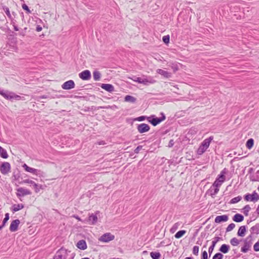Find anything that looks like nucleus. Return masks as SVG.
Instances as JSON below:
<instances>
[{"label":"nucleus","instance_id":"nucleus-1","mask_svg":"<svg viewBox=\"0 0 259 259\" xmlns=\"http://www.w3.org/2000/svg\"><path fill=\"white\" fill-rule=\"evenodd\" d=\"M212 139L213 138L212 137H210L209 138L205 139L198 148L197 151V154L199 155L202 154L209 147L210 143Z\"/></svg>","mask_w":259,"mask_h":259},{"label":"nucleus","instance_id":"nucleus-2","mask_svg":"<svg viewBox=\"0 0 259 259\" xmlns=\"http://www.w3.org/2000/svg\"><path fill=\"white\" fill-rule=\"evenodd\" d=\"M0 95L3 96L5 99L7 100H19L21 99V97L19 95H16L14 93L9 92L8 91H4L0 90Z\"/></svg>","mask_w":259,"mask_h":259},{"label":"nucleus","instance_id":"nucleus-3","mask_svg":"<svg viewBox=\"0 0 259 259\" xmlns=\"http://www.w3.org/2000/svg\"><path fill=\"white\" fill-rule=\"evenodd\" d=\"M244 199L246 201H252L255 202L259 200V195L254 191L252 194H247L244 196Z\"/></svg>","mask_w":259,"mask_h":259},{"label":"nucleus","instance_id":"nucleus-4","mask_svg":"<svg viewBox=\"0 0 259 259\" xmlns=\"http://www.w3.org/2000/svg\"><path fill=\"white\" fill-rule=\"evenodd\" d=\"M114 235L111 234L110 233H106L102 235L99 238V240L103 242H108L114 240Z\"/></svg>","mask_w":259,"mask_h":259},{"label":"nucleus","instance_id":"nucleus-5","mask_svg":"<svg viewBox=\"0 0 259 259\" xmlns=\"http://www.w3.org/2000/svg\"><path fill=\"white\" fill-rule=\"evenodd\" d=\"M22 167L24 168L25 171L32 173L36 176L42 175V172L41 170L29 167L26 164H24Z\"/></svg>","mask_w":259,"mask_h":259},{"label":"nucleus","instance_id":"nucleus-6","mask_svg":"<svg viewBox=\"0 0 259 259\" xmlns=\"http://www.w3.org/2000/svg\"><path fill=\"white\" fill-rule=\"evenodd\" d=\"M251 236L249 235L244 240V244L243 246L241 248V251L243 252H247L249 250L251 245Z\"/></svg>","mask_w":259,"mask_h":259},{"label":"nucleus","instance_id":"nucleus-7","mask_svg":"<svg viewBox=\"0 0 259 259\" xmlns=\"http://www.w3.org/2000/svg\"><path fill=\"white\" fill-rule=\"evenodd\" d=\"M16 195L18 197H22L25 195H30L31 192L30 190L22 187L19 188L17 189Z\"/></svg>","mask_w":259,"mask_h":259},{"label":"nucleus","instance_id":"nucleus-8","mask_svg":"<svg viewBox=\"0 0 259 259\" xmlns=\"http://www.w3.org/2000/svg\"><path fill=\"white\" fill-rule=\"evenodd\" d=\"M11 166L9 162H4L0 167V170L3 174H7L10 170Z\"/></svg>","mask_w":259,"mask_h":259},{"label":"nucleus","instance_id":"nucleus-9","mask_svg":"<svg viewBox=\"0 0 259 259\" xmlns=\"http://www.w3.org/2000/svg\"><path fill=\"white\" fill-rule=\"evenodd\" d=\"M137 130L140 133L142 134L148 132L150 130V126L147 124L141 123L138 125Z\"/></svg>","mask_w":259,"mask_h":259},{"label":"nucleus","instance_id":"nucleus-10","mask_svg":"<svg viewBox=\"0 0 259 259\" xmlns=\"http://www.w3.org/2000/svg\"><path fill=\"white\" fill-rule=\"evenodd\" d=\"M99 213V212L97 211L96 213H92L89 217L87 221L90 225H95L97 223L98 221V214Z\"/></svg>","mask_w":259,"mask_h":259},{"label":"nucleus","instance_id":"nucleus-11","mask_svg":"<svg viewBox=\"0 0 259 259\" xmlns=\"http://www.w3.org/2000/svg\"><path fill=\"white\" fill-rule=\"evenodd\" d=\"M75 84L73 80H70L65 82L62 85V88L64 90H68L74 88Z\"/></svg>","mask_w":259,"mask_h":259},{"label":"nucleus","instance_id":"nucleus-12","mask_svg":"<svg viewBox=\"0 0 259 259\" xmlns=\"http://www.w3.org/2000/svg\"><path fill=\"white\" fill-rule=\"evenodd\" d=\"M20 221L18 219L13 221L10 226V230L11 232H15L18 230Z\"/></svg>","mask_w":259,"mask_h":259},{"label":"nucleus","instance_id":"nucleus-13","mask_svg":"<svg viewBox=\"0 0 259 259\" xmlns=\"http://www.w3.org/2000/svg\"><path fill=\"white\" fill-rule=\"evenodd\" d=\"M162 117L160 118H153L151 120H149V121L151 123V124L156 126L161 121H163L165 119V116L163 113H161Z\"/></svg>","mask_w":259,"mask_h":259},{"label":"nucleus","instance_id":"nucleus-14","mask_svg":"<svg viewBox=\"0 0 259 259\" xmlns=\"http://www.w3.org/2000/svg\"><path fill=\"white\" fill-rule=\"evenodd\" d=\"M229 219L227 215H218L215 218L214 222L216 223H220L221 222H227Z\"/></svg>","mask_w":259,"mask_h":259},{"label":"nucleus","instance_id":"nucleus-15","mask_svg":"<svg viewBox=\"0 0 259 259\" xmlns=\"http://www.w3.org/2000/svg\"><path fill=\"white\" fill-rule=\"evenodd\" d=\"M101 87L102 89L110 93L114 91V87L111 84L102 83L101 85Z\"/></svg>","mask_w":259,"mask_h":259},{"label":"nucleus","instance_id":"nucleus-16","mask_svg":"<svg viewBox=\"0 0 259 259\" xmlns=\"http://www.w3.org/2000/svg\"><path fill=\"white\" fill-rule=\"evenodd\" d=\"M221 239V238L219 237H216L214 238V240L212 242V245L208 248V252L209 255L211 254L215 246L216 243Z\"/></svg>","mask_w":259,"mask_h":259},{"label":"nucleus","instance_id":"nucleus-17","mask_svg":"<svg viewBox=\"0 0 259 259\" xmlns=\"http://www.w3.org/2000/svg\"><path fill=\"white\" fill-rule=\"evenodd\" d=\"M156 72L157 73H158L161 75H163L164 77H165L166 78H169L171 77V73L170 72H168L164 70H162L161 69H158L156 70Z\"/></svg>","mask_w":259,"mask_h":259},{"label":"nucleus","instance_id":"nucleus-18","mask_svg":"<svg viewBox=\"0 0 259 259\" xmlns=\"http://www.w3.org/2000/svg\"><path fill=\"white\" fill-rule=\"evenodd\" d=\"M91 77V72L89 70H86L82 72V79L89 80Z\"/></svg>","mask_w":259,"mask_h":259},{"label":"nucleus","instance_id":"nucleus-19","mask_svg":"<svg viewBox=\"0 0 259 259\" xmlns=\"http://www.w3.org/2000/svg\"><path fill=\"white\" fill-rule=\"evenodd\" d=\"M246 232V227L245 226H242L240 227L237 232V235L240 237H244Z\"/></svg>","mask_w":259,"mask_h":259},{"label":"nucleus","instance_id":"nucleus-20","mask_svg":"<svg viewBox=\"0 0 259 259\" xmlns=\"http://www.w3.org/2000/svg\"><path fill=\"white\" fill-rule=\"evenodd\" d=\"M24 207L23 204H14L12 207V210L13 212L18 211Z\"/></svg>","mask_w":259,"mask_h":259},{"label":"nucleus","instance_id":"nucleus-21","mask_svg":"<svg viewBox=\"0 0 259 259\" xmlns=\"http://www.w3.org/2000/svg\"><path fill=\"white\" fill-rule=\"evenodd\" d=\"M244 217L240 214L237 213L233 217V220L236 222H241L243 221Z\"/></svg>","mask_w":259,"mask_h":259},{"label":"nucleus","instance_id":"nucleus-22","mask_svg":"<svg viewBox=\"0 0 259 259\" xmlns=\"http://www.w3.org/2000/svg\"><path fill=\"white\" fill-rule=\"evenodd\" d=\"M251 234H258L259 233V224H257L255 225V226L252 227L250 228V230Z\"/></svg>","mask_w":259,"mask_h":259},{"label":"nucleus","instance_id":"nucleus-23","mask_svg":"<svg viewBox=\"0 0 259 259\" xmlns=\"http://www.w3.org/2000/svg\"><path fill=\"white\" fill-rule=\"evenodd\" d=\"M3 9L8 18L11 20V23H14V18L10 13L9 9L8 7H4Z\"/></svg>","mask_w":259,"mask_h":259},{"label":"nucleus","instance_id":"nucleus-24","mask_svg":"<svg viewBox=\"0 0 259 259\" xmlns=\"http://www.w3.org/2000/svg\"><path fill=\"white\" fill-rule=\"evenodd\" d=\"M229 246L226 244H223L220 248V251L224 253H226L229 251Z\"/></svg>","mask_w":259,"mask_h":259},{"label":"nucleus","instance_id":"nucleus-25","mask_svg":"<svg viewBox=\"0 0 259 259\" xmlns=\"http://www.w3.org/2000/svg\"><path fill=\"white\" fill-rule=\"evenodd\" d=\"M0 156L3 158H7L8 155L5 149L0 146Z\"/></svg>","mask_w":259,"mask_h":259},{"label":"nucleus","instance_id":"nucleus-26","mask_svg":"<svg viewBox=\"0 0 259 259\" xmlns=\"http://www.w3.org/2000/svg\"><path fill=\"white\" fill-rule=\"evenodd\" d=\"M124 101L125 102L134 103L136 101V99L133 96L127 95L124 98Z\"/></svg>","mask_w":259,"mask_h":259},{"label":"nucleus","instance_id":"nucleus-27","mask_svg":"<svg viewBox=\"0 0 259 259\" xmlns=\"http://www.w3.org/2000/svg\"><path fill=\"white\" fill-rule=\"evenodd\" d=\"M101 76V74L100 72L98 71H95L93 72V77L94 79L96 81H98L100 79Z\"/></svg>","mask_w":259,"mask_h":259},{"label":"nucleus","instance_id":"nucleus-28","mask_svg":"<svg viewBox=\"0 0 259 259\" xmlns=\"http://www.w3.org/2000/svg\"><path fill=\"white\" fill-rule=\"evenodd\" d=\"M253 140L252 139H249L246 143V146L248 149H250L253 147Z\"/></svg>","mask_w":259,"mask_h":259},{"label":"nucleus","instance_id":"nucleus-29","mask_svg":"<svg viewBox=\"0 0 259 259\" xmlns=\"http://www.w3.org/2000/svg\"><path fill=\"white\" fill-rule=\"evenodd\" d=\"M155 82V80L152 79H151L150 80H148L147 79H142L141 81V83L144 85H147L148 83H154Z\"/></svg>","mask_w":259,"mask_h":259},{"label":"nucleus","instance_id":"nucleus-30","mask_svg":"<svg viewBox=\"0 0 259 259\" xmlns=\"http://www.w3.org/2000/svg\"><path fill=\"white\" fill-rule=\"evenodd\" d=\"M150 256L153 259H159L160 257V254L159 252H151L150 253Z\"/></svg>","mask_w":259,"mask_h":259},{"label":"nucleus","instance_id":"nucleus-31","mask_svg":"<svg viewBox=\"0 0 259 259\" xmlns=\"http://www.w3.org/2000/svg\"><path fill=\"white\" fill-rule=\"evenodd\" d=\"M186 232L185 230L179 231L175 234V237L178 239L180 238L186 233Z\"/></svg>","mask_w":259,"mask_h":259},{"label":"nucleus","instance_id":"nucleus-32","mask_svg":"<svg viewBox=\"0 0 259 259\" xmlns=\"http://www.w3.org/2000/svg\"><path fill=\"white\" fill-rule=\"evenodd\" d=\"M100 108H103V109H111L112 110H115L116 109H118V107L116 105H113V106H107L105 107H102V106H99L97 107V109H99Z\"/></svg>","mask_w":259,"mask_h":259},{"label":"nucleus","instance_id":"nucleus-33","mask_svg":"<svg viewBox=\"0 0 259 259\" xmlns=\"http://www.w3.org/2000/svg\"><path fill=\"white\" fill-rule=\"evenodd\" d=\"M180 224L179 223H175L170 230L171 233H174L179 227Z\"/></svg>","mask_w":259,"mask_h":259},{"label":"nucleus","instance_id":"nucleus-34","mask_svg":"<svg viewBox=\"0 0 259 259\" xmlns=\"http://www.w3.org/2000/svg\"><path fill=\"white\" fill-rule=\"evenodd\" d=\"M33 186L35 189V192L36 193H38L39 192V190L41 189H42L43 188H42V185H38L37 184L35 183V182L34 183V184H33Z\"/></svg>","mask_w":259,"mask_h":259},{"label":"nucleus","instance_id":"nucleus-35","mask_svg":"<svg viewBox=\"0 0 259 259\" xmlns=\"http://www.w3.org/2000/svg\"><path fill=\"white\" fill-rule=\"evenodd\" d=\"M230 243L233 246H237L239 244V240L235 237L233 238L230 240Z\"/></svg>","mask_w":259,"mask_h":259},{"label":"nucleus","instance_id":"nucleus-36","mask_svg":"<svg viewBox=\"0 0 259 259\" xmlns=\"http://www.w3.org/2000/svg\"><path fill=\"white\" fill-rule=\"evenodd\" d=\"M242 199L241 196H238L237 197H234L231 199L230 203H236L240 201Z\"/></svg>","mask_w":259,"mask_h":259},{"label":"nucleus","instance_id":"nucleus-37","mask_svg":"<svg viewBox=\"0 0 259 259\" xmlns=\"http://www.w3.org/2000/svg\"><path fill=\"white\" fill-rule=\"evenodd\" d=\"M170 67L173 69L174 72H176L179 70L178 65L177 63H171Z\"/></svg>","mask_w":259,"mask_h":259},{"label":"nucleus","instance_id":"nucleus-38","mask_svg":"<svg viewBox=\"0 0 259 259\" xmlns=\"http://www.w3.org/2000/svg\"><path fill=\"white\" fill-rule=\"evenodd\" d=\"M218 181H220V182L223 183L225 181V176L223 172H221V175L219 176V178L217 179Z\"/></svg>","mask_w":259,"mask_h":259},{"label":"nucleus","instance_id":"nucleus-39","mask_svg":"<svg viewBox=\"0 0 259 259\" xmlns=\"http://www.w3.org/2000/svg\"><path fill=\"white\" fill-rule=\"evenodd\" d=\"M251 208L250 207V206L249 205H245L244 208H243V210H244V213L246 215H248V212L250 211Z\"/></svg>","mask_w":259,"mask_h":259},{"label":"nucleus","instance_id":"nucleus-40","mask_svg":"<svg viewBox=\"0 0 259 259\" xmlns=\"http://www.w3.org/2000/svg\"><path fill=\"white\" fill-rule=\"evenodd\" d=\"M222 183L220 182V181H218L216 180L212 185V187H220L222 185Z\"/></svg>","mask_w":259,"mask_h":259},{"label":"nucleus","instance_id":"nucleus-41","mask_svg":"<svg viewBox=\"0 0 259 259\" xmlns=\"http://www.w3.org/2000/svg\"><path fill=\"white\" fill-rule=\"evenodd\" d=\"M235 227V225L234 223L230 224L226 228L227 232H230L232 231Z\"/></svg>","mask_w":259,"mask_h":259},{"label":"nucleus","instance_id":"nucleus-42","mask_svg":"<svg viewBox=\"0 0 259 259\" xmlns=\"http://www.w3.org/2000/svg\"><path fill=\"white\" fill-rule=\"evenodd\" d=\"M223 255L221 253H216L212 257V259H222Z\"/></svg>","mask_w":259,"mask_h":259},{"label":"nucleus","instance_id":"nucleus-43","mask_svg":"<svg viewBox=\"0 0 259 259\" xmlns=\"http://www.w3.org/2000/svg\"><path fill=\"white\" fill-rule=\"evenodd\" d=\"M199 252V247L198 246H194L193 248V253L197 255Z\"/></svg>","mask_w":259,"mask_h":259},{"label":"nucleus","instance_id":"nucleus-44","mask_svg":"<svg viewBox=\"0 0 259 259\" xmlns=\"http://www.w3.org/2000/svg\"><path fill=\"white\" fill-rule=\"evenodd\" d=\"M34 182L32 180H29V179H25V180H24L21 183H24V184H31L33 185V184H34Z\"/></svg>","mask_w":259,"mask_h":259},{"label":"nucleus","instance_id":"nucleus-45","mask_svg":"<svg viewBox=\"0 0 259 259\" xmlns=\"http://www.w3.org/2000/svg\"><path fill=\"white\" fill-rule=\"evenodd\" d=\"M22 7L23 9L26 11L27 13L29 14L31 13V11L29 10L28 7L26 4H23L22 6Z\"/></svg>","mask_w":259,"mask_h":259},{"label":"nucleus","instance_id":"nucleus-46","mask_svg":"<svg viewBox=\"0 0 259 259\" xmlns=\"http://www.w3.org/2000/svg\"><path fill=\"white\" fill-rule=\"evenodd\" d=\"M162 40L163 42L165 44H167L169 41V35L164 36L162 38Z\"/></svg>","mask_w":259,"mask_h":259},{"label":"nucleus","instance_id":"nucleus-47","mask_svg":"<svg viewBox=\"0 0 259 259\" xmlns=\"http://www.w3.org/2000/svg\"><path fill=\"white\" fill-rule=\"evenodd\" d=\"M253 249L255 251H259V241L255 243V244L253 246Z\"/></svg>","mask_w":259,"mask_h":259},{"label":"nucleus","instance_id":"nucleus-48","mask_svg":"<svg viewBox=\"0 0 259 259\" xmlns=\"http://www.w3.org/2000/svg\"><path fill=\"white\" fill-rule=\"evenodd\" d=\"M9 214L8 213H7L5 214V218H4V219L3 221V222H4V224H6V223L9 220Z\"/></svg>","mask_w":259,"mask_h":259},{"label":"nucleus","instance_id":"nucleus-49","mask_svg":"<svg viewBox=\"0 0 259 259\" xmlns=\"http://www.w3.org/2000/svg\"><path fill=\"white\" fill-rule=\"evenodd\" d=\"M87 245L86 244L85 241H84L83 240H82V243H81L82 250H84V249H87Z\"/></svg>","mask_w":259,"mask_h":259},{"label":"nucleus","instance_id":"nucleus-50","mask_svg":"<svg viewBox=\"0 0 259 259\" xmlns=\"http://www.w3.org/2000/svg\"><path fill=\"white\" fill-rule=\"evenodd\" d=\"M142 149V146H138L136 149L135 150V153H139V151Z\"/></svg>","mask_w":259,"mask_h":259},{"label":"nucleus","instance_id":"nucleus-51","mask_svg":"<svg viewBox=\"0 0 259 259\" xmlns=\"http://www.w3.org/2000/svg\"><path fill=\"white\" fill-rule=\"evenodd\" d=\"M219 191V187H215L214 189L213 193H211V196L216 195L218 192Z\"/></svg>","mask_w":259,"mask_h":259},{"label":"nucleus","instance_id":"nucleus-52","mask_svg":"<svg viewBox=\"0 0 259 259\" xmlns=\"http://www.w3.org/2000/svg\"><path fill=\"white\" fill-rule=\"evenodd\" d=\"M202 258L203 259H207V253L206 251H204L202 252Z\"/></svg>","mask_w":259,"mask_h":259},{"label":"nucleus","instance_id":"nucleus-53","mask_svg":"<svg viewBox=\"0 0 259 259\" xmlns=\"http://www.w3.org/2000/svg\"><path fill=\"white\" fill-rule=\"evenodd\" d=\"M145 118H146L145 116H141L138 117L137 118V120L138 121H141L144 120L145 119Z\"/></svg>","mask_w":259,"mask_h":259},{"label":"nucleus","instance_id":"nucleus-54","mask_svg":"<svg viewBox=\"0 0 259 259\" xmlns=\"http://www.w3.org/2000/svg\"><path fill=\"white\" fill-rule=\"evenodd\" d=\"M142 78H140V77H136L135 79H133L134 81H136V82H138L139 83H141V81H142Z\"/></svg>","mask_w":259,"mask_h":259},{"label":"nucleus","instance_id":"nucleus-55","mask_svg":"<svg viewBox=\"0 0 259 259\" xmlns=\"http://www.w3.org/2000/svg\"><path fill=\"white\" fill-rule=\"evenodd\" d=\"M42 30V27L39 26V25H37L36 26V30L37 31V32H39L41 30Z\"/></svg>","mask_w":259,"mask_h":259},{"label":"nucleus","instance_id":"nucleus-56","mask_svg":"<svg viewBox=\"0 0 259 259\" xmlns=\"http://www.w3.org/2000/svg\"><path fill=\"white\" fill-rule=\"evenodd\" d=\"M76 246H77L79 249H81V240H79V241L77 243Z\"/></svg>","mask_w":259,"mask_h":259},{"label":"nucleus","instance_id":"nucleus-57","mask_svg":"<svg viewBox=\"0 0 259 259\" xmlns=\"http://www.w3.org/2000/svg\"><path fill=\"white\" fill-rule=\"evenodd\" d=\"M11 24H12L13 25V26H14V30H15V31H18V30H19V28H18V27L16 25H15V22H14V23H11Z\"/></svg>","mask_w":259,"mask_h":259},{"label":"nucleus","instance_id":"nucleus-58","mask_svg":"<svg viewBox=\"0 0 259 259\" xmlns=\"http://www.w3.org/2000/svg\"><path fill=\"white\" fill-rule=\"evenodd\" d=\"M54 259H62V258L61 255L58 254L55 255V256L54 257Z\"/></svg>","mask_w":259,"mask_h":259},{"label":"nucleus","instance_id":"nucleus-59","mask_svg":"<svg viewBox=\"0 0 259 259\" xmlns=\"http://www.w3.org/2000/svg\"><path fill=\"white\" fill-rule=\"evenodd\" d=\"M174 145V141L172 140H171L169 142V146L171 147Z\"/></svg>","mask_w":259,"mask_h":259},{"label":"nucleus","instance_id":"nucleus-60","mask_svg":"<svg viewBox=\"0 0 259 259\" xmlns=\"http://www.w3.org/2000/svg\"><path fill=\"white\" fill-rule=\"evenodd\" d=\"M256 212L258 214H259V204H258V206L256 209Z\"/></svg>","mask_w":259,"mask_h":259},{"label":"nucleus","instance_id":"nucleus-61","mask_svg":"<svg viewBox=\"0 0 259 259\" xmlns=\"http://www.w3.org/2000/svg\"><path fill=\"white\" fill-rule=\"evenodd\" d=\"M20 34H21V35H23V36H24V35H25V33H24V32H21L20 33Z\"/></svg>","mask_w":259,"mask_h":259},{"label":"nucleus","instance_id":"nucleus-62","mask_svg":"<svg viewBox=\"0 0 259 259\" xmlns=\"http://www.w3.org/2000/svg\"><path fill=\"white\" fill-rule=\"evenodd\" d=\"M46 98V97H45L44 96L39 97V98H40V99H44V98Z\"/></svg>","mask_w":259,"mask_h":259},{"label":"nucleus","instance_id":"nucleus-63","mask_svg":"<svg viewBox=\"0 0 259 259\" xmlns=\"http://www.w3.org/2000/svg\"><path fill=\"white\" fill-rule=\"evenodd\" d=\"M185 259H193V258L191 257H187Z\"/></svg>","mask_w":259,"mask_h":259},{"label":"nucleus","instance_id":"nucleus-64","mask_svg":"<svg viewBox=\"0 0 259 259\" xmlns=\"http://www.w3.org/2000/svg\"><path fill=\"white\" fill-rule=\"evenodd\" d=\"M12 14H13L14 16L16 15V14L15 12H12Z\"/></svg>","mask_w":259,"mask_h":259}]
</instances>
